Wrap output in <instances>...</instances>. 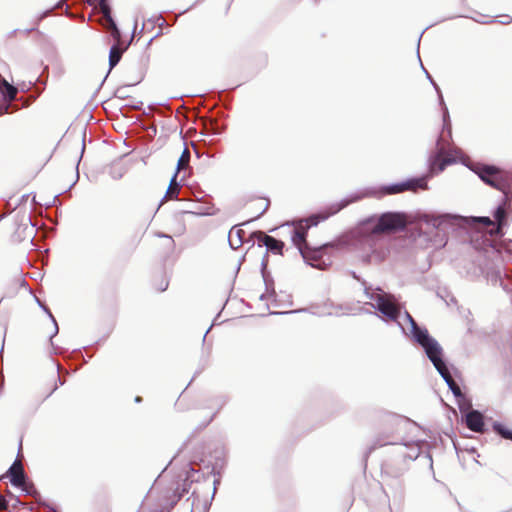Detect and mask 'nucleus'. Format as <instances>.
<instances>
[{
    "label": "nucleus",
    "mask_w": 512,
    "mask_h": 512,
    "mask_svg": "<svg viewBox=\"0 0 512 512\" xmlns=\"http://www.w3.org/2000/svg\"><path fill=\"white\" fill-rule=\"evenodd\" d=\"M125 173V170L121 166L110 167L109 174L113 179H120Z\"/></svg>",
    "instance_id": "nucleus-27"
},
{
    "label": "nucleus",
    "mask_w": 512,
    "mask_h": 512,
    "mask_svg": "<svg viewBox=\"0 0 512 512\" xmlns=\"http://www.w3.org/2000/svg\"><path fill=\"white\" fill-rule=\"evenodd\" d=\"M292 242L298 248L301 253V248L309 247L306 241V229L303 226H299L293 230Z\"/></svg>",
    "instance_id": "nucleus-16"
},
{
    "label": "nucleus",
    "mask_w": 512,
    "mask_h": 512,
    "mask_svg": "<svg viewBox=\"0 0 512 512\" xmlns=\"http://www.w3.org/2000/svg\"><path fill=\"white\" fill-rule=\"evenodd\" d=\"M428 79L430 80V82L432 83V85L434 86V88L436 89L437 93H438V96H439V101H440V104L443 106V121H444V127H446L447 125V119L449 118V112H448V109L447 107L445 106L444 104V100H443V96L441 94V91L438 87V85L434 82V80L432 79V77L429 75V73L424 69Z\"/></svg>",
    "instance_id": "nucleus-20"
},
{
    "label": "nucleus",
    "mask_w": 512,
    "mask_h": 512,
    "mask_svg": "<svg viewBox=\"0 0 512 512\" xmlns=\"http://www.w3.org/2000/svg\"><path fill=\"white\" fill-rule=\"evenodd\" d=\"M328 216L313 215L306 220L307 227L316 226L321 220H325Z\"/></svg>",
    "instance_id": "nucleus-28"
},
{
    "label": "nucleus",
    "mask_w": 512,
    "mask_h": 512,
    "mask_svg": "<svg viewBox=\"0 0 512 512\" xmlns=\"http://www.w3.org/2000/svg\"><path fill=\"white\" fill-rule=\"evenodd\" d=\"M244 235H245V231L240 228H237V227H233L229 231L228 241H229L230 247L233 250H236L242 246Z\"/></svg>",
    "instance_id": "nucleus-15"
},
{
    "label": "nucleus",
    "mask_w": 512,
    "mask_h": 512,
    "mask_svg": "<svg viewBox=\"0 0 512 512\" xmlns=\"http://www.w3.org/2000/svg\"><path fill=\"white\" fill-rule=\"evenodd\" d=\"M34 298L35 300L37 301V303L39 304V306L48 314V316L50 317V319L52 320L53 322V325H54V333L53 335L50 337V340L52 339L53 336H55L58 331H59V328H58V324L54 318V316L52 315L50 309L43 303L41 302V300L36 296L34 295Z\"/></svg>",
    "instance_id": "nucleus-23"
},
{
    "label": "nucleus",
    "mask_w": 512,
    "mask_h": 512,
    "mask_svg": "<svg viewBox=\"0 0 512 512\" xmlns=\"http://www.w3.org/2000/svg\"><path fill=\"white\" fill-rule=\"evenodd\" d=\"M101 12L103 14V17L106 21L107 29L109 30L111 36L116 40L119 41L121 38V32L117 27L116 22L111 16V9L109 5L107 4L106 0H100L99 3Z\"/></svg>",
    "instance_id": "nucleus-12"
},
{
    "label": "nucleus",
    "mask_w": 512,
    "mask_h": 512,
    "mask_svg": "<svg viewBox=\"0 0 512 512\" xmlns=\"http://www.w3.org/2000/svg\"><path fill=\"white\" fill-rule=\"evenodd\" d=\"M493 428L501 437L512 440V431L505 428L502 424L495 423Z\"/></svg>",
    "instance_id": "nucleus-24"
},
{
    "label": "nucleus",
    "mask_w": 512,
    "mask_h": 512,
    "mask_svg": "<svg viewBox=\"0 0 512 512\" xmlns=\"http://www.w3.org/2000/svg\"><path fill=\"white\" fill-rule=\"evenodd\" d=\"M125 48L120 47L118 44L113 45L109 52V67L110 70L114 68L121 60Z\"/></svg>",
    "instance_id": "nucleus-18"
},
{
    "label": "nucleus",
    "mask_w": 512,
    "mask_h": 512,
    "mask_svg": "<svg viewBox=\"0 0 512 512\" xmlns=\"http://www.w3.org/2000/svg\"><path fill=\"white\" fill-rule=\"evenodd\" d=\"M0 94L4 100V104L0 105V115L6 114L9 112V109L12 107V102L16 99L18 94V89L14 85L10 84L2 75L0 74Z\"/></svg>",
    "instance_id": "nucleus-9"
},
{
    "label": "nucleus",
    "mask_w": 512,
    "mask_h": 512,
    "mask_svg": "<svg viewBox=\"0 0 512 512\" xmlns=\"http://www.w3.org/2000/svg\"><path fill=\"white\" fill-rule=\"evenodd\" d=\"M34 30H35V28L26 29V30H24V33L25 34H29V33H31Z\"/></svg>",
    "instance_id": "nucleus-33"
},
{
    "label": "nucleus",
    "mask_w": 512,
    "mask_h": 512,
    "mask_svg": "<svg viewBox=\"0 0 512 512\" xmlns=\"http://www.w3.org/2000/svg\"><path fill=\"white\" fill-rule=\"evenodd\" d=\"M467 427L474 432H482L484 421L482 414L477 410L469 411L465 416Z\"/></svg>",
    "instance_id": "nucleus-14"
},
{
    "label": "nucleus",
    "mask_w": 512,
    "mask_h": 512,
    "mask_svg": "<svg viewBox=\"0 0 512 512\" xmlns=\"http://www.w3.org/2000/svg\"><path fill=\"white\" fill-rule=\"evenodd\" d=\"M10 482L16 487L22 488L27 494H31L34 487L32 484H28L25 479V473L22 464L19 461H15L8 471Z\"/></svg>",
    "instance_id": "nucleus-10"
},
{
    "label": "nucleus",
    "mask_w": 512,
    "mask_h": 512,
    "mask_svg": "<svg viewBox=\"0 0 512 512\" xmlns=\"http://www.w3.org/2000/svg\"><path fill=\"white\" fill-rule=\"evenodd\" d=\"M268 207H269V204H266L264 207V210H267Z\"/></svg>",
    "instance_id": "nucleus-39"
},
{
    "label": "nucleus",
    "mask_w": 512,
    "mask_h": 512,
    "mask_svg": "<svg viewBox=\"0 0 512 512\" xmlns=\"http://www.w3.org/2000/svg\"><path fill=\"white\" fill-rule=\"evenodd\" d=\"M176 178H177V172L173 175V177L170 181V185L166 191L164 199L177 198L179 191H180V185L177 183Z\"/></svg>",
    "instance_id": "nucleus-19"
},
{
    "label": "nucleus",
    "mask_w": 512,
    "mask_h": 512,
    "mask_svg": "<svg viewBox=\"0 0 512 512\" xmlns=\"http://www.w3.org/2000/svg\"><path fill=\"white\" fill-rule=\"evenodd\" d=\"M268 207H269V204H266L264 207V210H267Z\"/></svg>",
    "instance_id": "nucleus-38"
},
{
    "label": "nucleus",
    "mask_w": 512,
    "mask_h": 512,
    "mask_svg": "<svg viewBox=\"0 0 512 512\" xmlns=\"http://www.w3.org/2000/svg\"><path fill=\"white\" fill-rule=\"evenodd\" d=\"M268 207H269V204H266L264 207V210H267Z\"/></svg>",
    "instance_id": "nucleus-37"
},
{
    "label": "nucleus",
    "mask_w": 512,
    "mask_h": 512,
    "mask_svg": "<svg viewBox=\"0 0 512 512\" xmlns=\"http://www.w3.org/2000/svg\"><path fill=\"white\" fill-rule=\"evenodd\" d=\"M486 184L500 190L503 193L502 203L494 211L496 226L489 230L490 237L503 236V227L506 224V205L511 201V176L492 165L482 163L466 164Z\"/></svg>",
    "instance_id": "nucleus-3"
},
{
    "label": "nucleus",
    "mask_w": 512,
    "mask_h": 512,
    "mask_svg": "<svg viewBox=\"0 0 512 512\" xmlns=\"http://www.w3.org/2000/svg\"><path fill=\"white\" fill-rule=\"evenodd\" d=\"M511 21H512L511 16H509V15H503V16H501V20H500L499 22H500L501 24L506 25V24L511 23Z\"/></svg>",
    "instance_id": "nucleus-31"
},
{
    "label": "nucleus",
    "mask_w": 512,
    "mask_h": 512,
    "mask_svg": "<svg viewBox=\"0 0 512 512\" xmlns=\"http://www.w3.org/2000/svg\"><path fill=\"white\" fill-rule=\"evenodd\" d=\"M18 31H19L18 29L13 30V31L10 33V37L15 36V35L17 34V32H18Z\"/></svg>",
    "instance_id": "nucleus-34"
},
{
    "label": "nucleus",
    "mask_w": 512,
    "mask_h": 512,
    "mask_svg": "<svg viewBox=\"0 0 512 512\" xmlns=\"http://www.w3.org/2000/svg\"><path fill=\"white\" fill-rule=\"evenodd\" d=\"M481 270L488 284L492 286L499 285L501 288L509 287V280L507 275L503 273V268L500 264L487 263Z\"/></svg>",
    "instance_id": "nucleus-6"
},
{
    "label": "nucleus",
    "mask_w": 512,
    "mask_h": 512,
    "mask_svg": "<svg viewBox=\"0 0 512 512\" xmlns=\"http://www.w3.org/2000/svg\"><path fill=\"white\" fill-rule=\"evenodd\" d=\"M437 296L440 297L445 301L447 305H450V302L455 303V298L453 296H450V291L447 289L444 290H438Z\"/></svg>",
    "instance_id": "nucleus-26"
},
{
    "label": "nucleus",
    "mask_w": 512,
    "mask_h": 512,
    "mask_svg": "<svg viewBox=\"0 0 512 512\" xmlns=\"http://www.w3.org/2000/svg\"><path fill=\"white\" fill-rule=\"evenodd\" d=\"M440 141L441 138H439L437 142L438 152L430 160V171L432 173L443 171L448 164H451L453 162V160L450 158H442L444 154V147L440 145Z\"/></svg>",
    "instance_id": "nucleus-13"
},
{
    "label": "nucleus",
    "mask_w": 512,
    "mask_h": 512,
    "mask_svg": "<svg viewBox=\"0 0 512 512\" xmlns=\"http://www.w3.org/2000/svg\"><path fill=\"white\" fill-rule=\"evenodd\" d=\"M473 220L475 222L481 223L488 233L491 228H494L496 226V224L489 217H478L474 218Z\"/></svg>",
    "instance_id": "nucleus-25"
},
{
    "label": "nucleus",
    "mask_w": 512,
    "mask_h": 512,
    "mask_svg": "<svg viewBox=\"0 0 512 512\" xmlns=\"http://www.w3.org/2000/svg\"><path fill=\"white\" fill-rule=\"evenodd\" d=\"M427 189L425 177L410 179L401 183L392 184L383 187L384 194H398L406 190Z\"/></svg>",
    "instance_id": "nucleus-8"
},
{
    "label": "nucleus",
    "mask_w": 512,
    "mask_h": 512,
    "mask_svg": "<svg viewBox=\"0 0 512 512\" xmlns=\"http://www.w3.org/2000/svg\"><path fill=\"white\" fill-rule=\"evenodd\" d=\"M451 220L452 217L450 215L427 216V223L439 230H445L446 225H448Z\"/></svg>",
    "instance_id": "nucleus-17"
},
{
    "label": "nucleus",
    "mask_w": 512,
    "mask_h": 512,
    "mask_svg": "<svg viewBox=\"0 0 512 512\" xmlns=\"http://www.w3.org/2000/svg\"><path fill=\"white\" fill-rule=\"evenodd\" d=\"M251 299L258 302V306L266 307L273 314H283L287 311H274L272 309H286L293 306L292 296L288 290H265V292L254 296Z\"/></svg>",
    "instance_id": "nucleus-4"
},
{
    "label": "nucleus",
    "mask_w": 512,
    "mask_h": 512,
    "mask_svg": "<svg viewBox=\"0 0 512 512\" xmlns=\"http://www.w3.org/2000/svg\"><path fill=\"white\" fill-rule=\"evenodd\" d=\"M8 508V502L7 500L5 499V497H3L2 495H0V511H4Z\"/></svg>",
    "instance_id": "nucleus-30"
},
{
    "label": "nucleus",
    "mask_w": 512,
    "mask_h": 512,
    "mask_svg": "<svg viewBox=\"0 0 512 512\" xmlns=\"http://www.w3.org/2000/svg\"><path fill=\"white\" fill-rule=\"evenodd\" d=\"M405 225L404 216L395 212L383 213L377 220L368 219L361 225L360 244L370 262H381L389 253L384 234L403 229Z\"/></svg>",
    "instance_id": "nucleus-2"
},
{
    "label": "nucleus",
    "mask_w": 512,
    "mask_h": 512,
    "mask_svg": "<svg viewBox=\"0 0 512 512\" xmlns=\"http://www.w3.org/2000/svg\"><path fill=\"white\" fill-rule=\"evenodd\" d=\"M346 276L348 278H351L353 281H355V283H352V285H361V286H364V288H368L366 286V282L364 280H362L359 276H357L354 272H349L346 274Z\"/></svg>",
    "instance_id": "nucleus-29"
},
{
    "label": "nucleus",
    "mask_w": 512,
    "mask_h": 512,
    "mask_svg": "<svg viewBox=\"0 0 512 512\" xmlns=\"http://www.w3.org/2000/svg\"><path fill=\"white\" fill-rule=\"evenodd\" d=\"M254 236L257 237L259 247L265 246L268 251L274 254H281L284 243L272 236H268L263 232H255Z\"/></svg>",
    "instance_id": "nucleus-11"
},
{
    "label": "nucleus",
    "mask_w": 512,
    "mask_h": 512,
    "mask_svg": "<svg viewBox=\"0 0 512 512\" xmlns=\"http://www.w3.org/2000/svg\"><path fill=\"white\" fill-rule=\"evenodd\" d=\"M370 299L369 304L378 310L383 318L397 322L405 335H410L425 351L429 360L444 379L449 389L457 399L464 398L459 385L453 379L446 363L443 360V350L436 339L431 337L428 330L418 326L413 317L405 311L401 314V306L396 298L385 290H365Z\"/></svg>",
    "instance_id": "nucleus-1"
},
{
    "label": "nucleus",
    "mask_w": 512,
    "mask_h": 512,
    "mask_svg": "<svg viewBox=\"0 0 512 512\" xmlns=\"http://www.w3.org/2000/svg\"><path fill=\"white\" fill-rule=\"evenodd\" d=\"M483 247L482 249L486 253H491L492 255H495L498 257H505L512 262V240L511 239H505L501 240L499 242L495 240H491L490 238H485L483 241Z\"/></svg>",
    "instance_id": "nucleus-7"
},
{
    "label": "nucleus",
    "mask_w": 512,
    "mask_h": 512,
    "mask_svg": "<svg viewBox=\"0 0 512 512\" xmlns=\"http://www.w3.org/2000/svg\"><path fill=\"white\" fill-rule=\"evenodd\" d=\"M326 249V246L301 248V255L309 265L323 270L331 264V259L330 256L327 255Z\"/></svg>",
    "instance_id": "nucleus-5"
},
{
    "label": "nucleus",
    "mask_w": 512,
    "mask_h": 512,
    "mask_svg": "<svg viewBox=\"0 0 512 512\" xmlns=\"http://www.w3.org/2000/svg\"><path fill=\"white\" fill-rule=\"evenodd\" d=\"M141 401H142V398H141L140 396H137V397L135 398V402L139 403V402H141Z\"/></svg>",
    "instance_id": "nucleus-36"
},
{
    "label": "nucleus",
    "mask_w": 512,
    "mask_h": 512,
    "mask_svg": "<svg viewBox=\"0 0 512 512\" xmlns=\"http://www.w3.org/2000/svg\"><path fill=\"white\" fill-rule=\"evenodd\" d=\"M346 205H347V203H345V204H343V205H341V206L337 207L336 209H334V210L331 212V214H335V213H337L339 210H341V209H342L343 207H345Z\"/></svg>",
    "instance_id": "nucleus-32"
},
{
    "label": "nucleus",
    "mask_w": 512,
    "mask_h": 512,
    "mask_svg": "<svg viewBox=\"0 0 512 512\" xmlns=\"http://www.w3.org/2000/svg\"><path fill=\"white\" fill-rule=\"evenodd\" d=\"M261 273L263 277V281L265 284V288H273L274 287V280L271 277L270 273L267 271V259L266 257L263 259L261 263Z\"/></svg>",
    "instance_id": "nucleus-21"
},
{
    "label": "nucleus",
    "mask_w": 512,
    "mask_h": 512,
    "mask_svg": "<svg viewBox=\"0 0 512 512\" xmlns=\"http://www.w3.org/2000/svg\"><path fill=\"white\" fill-rule=\"evenodd\" d=\"M28 284L25 282V280L22 281L20 288H25Z\"/></svg>",
    "instance_id": "nucleus-35"
},
{
    "label": "nucleus",
    "mask_w": 512,
    "mask_h": 512,
    "mask_svg": "<svg viewBox=\"0 0 512 512\" xmlns=\"http://www.w3.org/2000/svg\"><path fill=\"white\" fill-rule=\"evenodd\" d=\"M189 161H190V151L186 147V148H184V150L178 160L176 172L178 173L180 170L186 168L189 165Z\"/></svg>",
    "instance_id": "nucleus-22"
}]
</instances>
